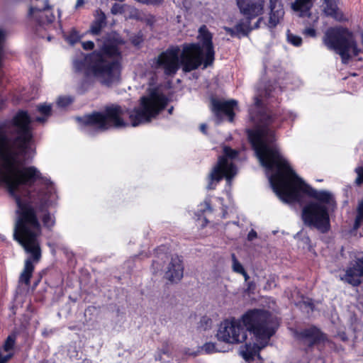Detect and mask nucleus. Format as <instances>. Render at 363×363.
<instances>
[{"label": "nucleus", "mask_w": 363, "mask_h": 363, "mask_svg": "<svg viewBox=\"0 0 363 363\" xmlns=\"http://www.w3.org/2000/svg\"><path fill=\"white\" fill-rule=\"evenodd\" d=\"M249 117L256 124L254 128L246 130L248 141L261 164L269 171L276 172L269 178L273 189L284 203H303V195L317 200L323 205H335L332 194L317 191L299 178L277 147L275 128L281 121L277 114L263 109H250Z\"/></svg>", "instance_id": "nucleus-1"}, {"label": "nucleus", "mask_w": 363, "mask_h": 363, "mask_svg": "<svg viewBox=\"0 0 363 363\" xmlns=\"http://www.w3.org/2000/svg\"><path fill=\"white\" fill-rule=\"evenodd\" d=\"M278 326L277 319L271 312L253 308L247 310L240 318L225 319L220 323L216 336L222 342L238 344L246 341L247 332H249L256 340L267 342L275 335Z\"/></svg>", "instance_id": "nucleus-2"}, {"label": "nucleus", "mask_w": 363, "mask_h": 363, "mask_svg": "<svg viewBox=\"0 0 363 363\" xmlns=\"http://www.w3.org/2000/svg\"><path fill=\"white\" fill-rule=\"evenodd\" d=\"M118 45L117 38H106L99 50L86 54L83 60L76 62L78 69L84 68L86 76L98 79L106 86H112L119 78L121 65L108 57L121 55Z\"/></svg>", "instance_id": "nucleus-3"}, {"label": "nucleus", "mask_w": 363, "mask_h": 363, "mask_svg": "<svg viewBox=\"0 0 363 363\" xmlns=\"http://www.w3.org/2000/svg\"><path fill=\"white\" fill-rule=\"evenodd\" d=\"M17 219L14 226L13 238L30 254L26 260L38 263L42 257V252L38 237L41 230L40 223L35 208L28 201L16 196Z\"/></svg>", "instance_id": "nucleus-4"}, {"label": "nucleus", "mask_w": 363, "mask_h": 363, "mask_svg": "<svg viewBox=\"0 0 363 363\" xmlns=\"http://www.w3.org/2000/svg\"><path fill=\"white\" fill-rule=\"evenodd\" d=\"M168 103L169 99L157 88L150 89L147 95L140 99L139 106L129 113L132 126L136 127L156 118Z\"/></svg>", "instance_id": "nucleus-5"}, {"label": "nucleus", "mask_w": 363, "mask_h": 363, "mask_svg": "<svg viewBox=\"0 0 363 363\" xmlns=\"http://www.w3.org/2000/svg\"><path fill=\"white\" fill-rule=\"evenodd\" d=\"M124 108L116 104L106 106L103 111H93L89 114L79 118L78 121L84 126L96 128L99 132H104L111 128H122L128 126L123 119Z\"/></svg>", "instance_id": "nucleus-6"}, {"label": "nucleus", "mask_w": 363, "mask_h": 363, "mask_svg": "<svg viewBox=\"0 0 363 363\" xmlns=\"http://www.w3.org/2000/svg\"><path fill=\"white\" fill-rule=\"evenodd\" d=\"M238 155V152L230 147L225 146L223 148V155L218 157L216 164L208 175V189H214L216 184L223 178L228 182L232 180L237 174V167L228 159H235Z\"/></svg>", "instance_id": "nucleus-7"}, {"label": "nucleus", "mask_w": 363, "mask_h": 363, "mask_svg": "<svg viewBox=\"0 0 363 363\" xmlns=\"http://www.w3.org/2000/svg\"><path fill=\"white\" fill-rule=\"evenodd\" d=\"M301 218L306 226L315 228L321 233H327L330 230V216L325 205L309 201L302 208Z\"/></svg>", "instance_id": "nucleus-8"}, {"label": "nucleus", "mask_w": 363, "mask_h": 363, "mask_svg": "<svg viewBox=\"0 0 363 363\" xmlns=\"http://www.w3.org/2000/svg\"><path fill=\"white\" fill-rule=\"evenodd\" d=\"M237 7L245 20L235 25L236 33L247 36L252 30L251 21L264 13L265 0H235Z\"/></svg>", "instance_id": "nucleus-9"}, {"label": "nucleus", "mask_w": 363, "mask_h": 363, "mask_svg": "<svg viewBox=\"0 0 363 363\" xmlns=\"http://www.w3.org/2000/svg\"><path fill=\"white\" fill-rule=\"evenodd\" d=\"M352 38V33L347 28H330L325 34L324 43L328 49L335 50L339 54L342 62L346 64L351 58L350 54H348V48Z\"/></svg>", "instance_id": "nucleus-10"}, {"label": "nucleus", "mask_w": 363, "mask_h": 363, "mask_svg": "<svg viewBox=\"0 0 363 363\" xmlns=\"http://www.w3.org/2000/svg\"><path fill=\"white\" fill-rule=\"evenodd\" d=\"M31 118L27 111L18 110L11 119L12 126L16 128V137L13 144L22 152H26L33 139Z\"/></svg>", "instance_id": "nucleus-11"}, {"label": "nucleus", "mask_w": 363, "mask_h": 363, "mask_svg": "<svg viewBox=\"0 0 363 363\" xmlns=\"http://www.w3.org/2000/svg\"><path fill=\"white\" fill-rule=\"evenodd\" d=\"M206 51L199 43H184L180 54V63L184 72H190L203 65V69L211 67L215 60L206 64Z\"/></svg>", "instance_id": "nucleus-12"}, {"label": "nucleus", "mask_w": 363, "mask_h": 363, "mask_svg": "<svg viewBox=\"0 0 363 363\" xmlns=\"http://www.w3.org/2000/svg\"><path fill=\"white\" fill-rule=\"evenodd\" d=\"M294 337L306 346L305 352H308L315 347H325V343L329 341L328 335L314 325L300 330H296Z\"/></svg>", "instance_id": "nucleus-13"}, {"label": "nucleus", "mask_w": 363, "mask_h": 363, "mask_svg": "<svg viewBox=\"0 0 363 363\" xmlns=\"http://www.w3.org/2000/svg\"><path fill=\"white\" fill-rule=\"evenodd\" d=\"M179 48L171 46L155 58V67L162 69L167 76H174L179 70L180 63Z\"/></svg>", "instance_id": "nucleus-14"}, {"label": "nucleus", "mask_w": 363, "mask_h": 363, "mask_svg": "<svg viewBox=\"0 0 363 363\" xmlns=\"http://www.w3.org/2000/svg\"><path fill=\"white\" fill-rule=\"evenodd\" d=\"M6 125L5 122L0 123V158L2 163L0 168H9L11 162H18V157L20 154H24L20 150L15 151L11 146V138L6 133Z\"/></svg>", "instance_id": "nucleus-15"}, {"label": "nucleus", "mask_w": 363, "mask_h": 363, "mask_svg": "<svg viewBox=\"0 0 363 363\" xmlns=\"http://www.w3.org/2000/svg\"><path fill=\"white\" fill-rule=\"evenodd\" d=\"M210 101L211 111L217 120L221 121L226 116L229 122H233L235 117V108L238 106L236 100L224 101L212 97Z\"/></svg>", "instance_id": "nucleus-16"}, {"label": "nucleus", "mask_w": 363, "mask_h": 363, "mask_svg": "<svg viewBox=\"0 0 363 363\" xmlns=\"http://www.w3.org/2000/svg\"><path fill=\"white\" fill-rule=\"evenodd\" d=\"M198 38L201 43V46L203 47V50L206 51V64L209 65L212 60H215L216 53L213 43V35L206 26L203 25L199 28Z\"/></svg>", "instance_id": "nucleus-17"}, {"label": "nucleus", "mask_w": 363, "mask_h": 363, "mask_svg": "<svg viewBox=\"0 0 363 363\" xmlns=\"http://www.w3.org/2000/svg\"><path fill=\"white\" fill-rule=\"evenodd\" d=\"M28 16L33 18L40 26L50 24L55 18L51 7L48 4V1H46L45 6L42 9L30 6Z\"/></svg>", "instance_id": "nucleus-18"}, {"label": "nucleus", "mask_w": 363, "mask_h": 363, "mask_svg": "<svg viewBox=\"0 0 363 363\" xmlns=\"http://www.w3.org/2000/svg\"><path fill=\"white\" fill-rule=\"evenodd\" d=\"M268 9L269 11L267 26L270 29H274L284 18V5L281 0H269Z\"/></svg>", "instance_id": "nucleus-19"}, {"label": "nucleus", "mask_w": 363, "mask_h": 363, "mask_svg": "<svg viewBox=\"0 0 363 363\" xmlns=\"http://www.w3.org/2000/svg\"><path fill=\"white\" fill-rule=\"evenodd\" d=\"M361 277H363V257L358 258L354 264L346 269L342 279L353 286H358L362 283Z\"/></svg>", "instance_id": "nucleus-20"}, {"label": "nucleus", "mask_w": 363, "mask_h": 363, "mask_svg": "<svg viewBox=\"0 0 363 363\" xmlns=\"http://www.w3.org/2000/svg\"><path fill=\"white\" fill-rule=\"evenodd\" d=\"M184 265L182 257L175 255L172 257L165 272V278L171 282H178L183 277Z\"/></svg>", "instance_id": "nucleus-21"}, {"label": "nucleus", "mask_w": 363, "mask_h": 363, "mask_svg": "<svg viewBox=\"0 0 363 363\" xmlns=\"http://www.w3.org/2000/svg\"><path fill=\"white\" fill-rule=\"evenodd\" d=\"M94 19L90 25L89 33L94 35H99L107 25V18L105 13L100 9L95 11Z\"/></svg>", "instance_id": "nucleus-22"}, {"label": "nucleus", "mask_w": 363, "mask_h": 363, "mask_svg": "<svg viewBox=\"0 0 363 363\" xmlns=\"http://www.w3.org/2000/svg\"><path fill=\"white\" fill-rule=\"evenodd\" d=\"M324 4H325L324 12L326 16L339 21L343 19L344 14L339 9L335 0H325Z\"/></svg>", "instance_id": "nucleus-23"}, {"label": "nucleus", "mask_w": 363, "mask_h": 363, "mask_svg": "<svg viewBox=\"0 0 363 363\" xmlns=\"http://www.w3.org/2000/svg\"><path fill=\"white\" fill-rule=\"evenodd\" d=\"M313 6V3H310L307 0H295L291 8L294 11L299 12L301 17H305L311 15L310 11Z\"/></svg>", "instance_id": "nucleus-24"}, {"label": "nucleus", "mask_w": 363, "mask_h": 363, "mask_svg": "<svg viewBox=\"0 0 363 363\" xmlns=\"http://www.w3.org/2000/svg\"><path fill=\"white\" fill-rule=\"evenodd\" d=\"M34 269V264L31 263L30 260H25L23 270L21 273L19 281L26 285H30Z\"/></svg>", "instance_id": "nucleus-25"}, {"label": "nucleus", "mask_w": 363, "mask_h": 363, "mask_svg": "<svg viewBox=\"0 0 363 363\" xmlns=\"http://www.w3.org/2000/svg\"><path fill=\"white\" fill-rule=\"evenodd\" d=\"M363 222V199L359 201L357 208V215L354 219L353 228L354 230H357L360 228L362 223Z\"/></svg>", "instance_id": "nucleus-26"}, {"label": "nucleus", "mask_w": 363, "mask_h": 363, "mask_svg": "<svg viewBox=\"0 0 363 363\" xmlns=\"http://www.w3.org/2000/svg\"><path fill=\"white\" fill-rule=\"evenodd\" d=\"M16 340V335L15 333L10 334L5 340L1 347L2 350L6 352L12 350L14 348Z\"/></svg>", "instance_id": "nucleus-27"}, {"label": "nucleus", "mask_w": 363, "mask_h": 363, "mask_svg": "<svg viewBox=\"0 0 363 363\" xmlns=\"http://www.w3.org/2000/svg\"><path fill=\"white\" fill-rule=\"evenodd\" d=\"M245 347L246 350L241 352L243 359L246 361L252 360L255 354V351L254 348L251 347V343H245Z\"/></svg>", "instance_id": "nucleus-28"}, {"label": "nucleus", "mask_w": 363, "mask_h": 363, "mask_svg": "<svg viewBox=\"0 0 363 363\" xmlns=\"http://www.w3.org/2000/svg\"><path fill=\"white\" fill-rule=\"evenodd\" d=\"M42 222L43 225L48 229H51L55 224V218H52L48 211L43 216Z\"/></svg>", "instance_id": "nucleus-29"}, {"label": "nucleus", "mask_w": 363, "mask_h": 363, "mask_svg": "<svg viewBox=\"0 0 363 363\" xmlns=\"http://www.w3.org/2000/svg\"><path fill=\"white\" fill-rule=\"evenodd\" d=\"M79 32L75 29H72L67 35L66 40L71 44L74 45L80 40Z\"/></svg>", "instance_id": "nucleus-30"}, {"label": "nucleus", "mask_w": 363, "mask_h": 363, "mask_svg": "<svg viewBox=\"0 0 363 363\" xmlns=\"http://www.w3.org/2000/svg\"><path fill=\"white\" fill-rule=\"evenodd\" d=\"M288 32H289V30ZM287 39L288 41L294 46L298 47L302 44V38L298 35L288 33Z\"/></svg>", "instance_id": "nucleus-31"}, {"label": "nucleus", "mask_w": 363, "mask_h": 363, "mask_svg": "<svg viewBox=\"0 0 363 363\" xmlns=\"http://www.w3.org/2000/svg\"><path fill=\"white\" fill-rule=\"evenodd\" d=\"M38 111L45 117L52 114V107L50 105L40 104L38 106Z\"/></svg>", "instance_id": "nucleus-32"}, {"label": "nucleus", "mask_w": 363, "mask_h": 363, "mask_svg": "<svg viewBox=\"0 0 363 363\" xmlns=\"http://www.w3.org/2000/svg\"><path fill=\"white\" fill-rule=\"evenodd\" d=\"M233 259V269L234 272L240 274L241 272H244V267L240 262L237 259L235 254L232 255Z\"/></svg>", "instance_id": "nucleus-33"}, {"label": "nucleus", "mask_w": 363, "mask_h": 363, "mask_svg": "<svg viewBox=\"0 0 363 363\" xmlns=\"http://www.w3.org/2000/svg\"><path fill=\"white\" fill-rule=\"evenodd\" d=\"M203 350L207 354H211L216 352H221V350L216 348V344L213 342H206L203 345Z\"/></svg>", "instance_id": "nucleus-34"}, {"label": "nucleus", "mask_w": 363, "mask_h": 363, "mask_svg": "<svg viewBox=\"0 0 363 363\" xmlns=\"http://www.w3.org/2000/svg\"><path fill=\"white\" fill-rule=\"evenodd\" d=\"M72 98L68 96H60L57 99V104L61 107H66L72 103Z\"/></svg>", "instance_id": "nucleus-35"}, {"label": "nucleus", "mask_w": 363, "mask_h": 363, "mask_svg": "<svg viewBox=\"0 0 363 363\" xmlns=\"http://www.w3.org/2000/svg\"><path fill=\"white\" fill-rule=\"evenodd\" d=\"M352 50V53L354 56H357L359 53V49L357 48V45L354 39L352 38L350 42V46L348 48V54H350V51Z\"/></svg>", "instance_id": "nucleus-36"}, {"label": "nucleus", "mask_w": 363, "mask_h": 363, "mask_svg": "<svg viewBox=\"0 0 363 363\" xmlns=\"http://www.w3.org/2000/svg\"><path fill=\"white\" fill-rule=\"evenodd\" d=\"M111 12L113 15L123 13L124 12L123 6L116 3L112 6Z\"/></svg>", "instance_id": "nucleus-37"}, {"label": "nucleus", "mask_w": 363, "mask_h": 363, "mask_svg": "<svg viewBox=\"0 0 363 363\" xmlns=\"http://www.w3.org/2000/svg\"><path fill=\"white\" fill-rule=\"evenodd\" d=\"M38 196L40 202L41 207L46 206L48 201V196L47 194L44 193L43 191H39Z\"/></svg>", "instance_id": "nucleus-38"}, {"label": "nucleus", "mask_w": 363, "mask_h": 363, "mask_svg": "<svg viewBox=\"0 0 363 363\" xmlns=\"http://www.w3.org/2000/svg\"><path fill=\"white\" fill-rule=\"evenodd\" d=\"M355 172L357 174L355 182L357 184L360 185L363 184V167L356 168Z\"/></svg>", "instance_id": "nucleus-39"}, {"label": "nucleus", "mask_w": 363, "mask_h": 363, "mask_svg": "<svg viewBox=\"0 0 363 363\" xmlns=\"http://www.w3.org/2000/svg\"><path fill=\"white\" fill-rule=\"evenodd\" d=\"M137 1L146 5L158 6L163 3L164 0H136Z\"/></svg>", "instance_id": "nucleus-40"}, {"label": "nucleus", "mask_w": 363, "mask_h": 363, "mask_svg": "<svg viewBox=\"0 0 363 363\" xmlns=\"http://www.w3.org/2000/svg\"><path fill=\"white\" fill-rule=\"evenodd\" d=\"M302 33L305 35V36H309V37H312V38H314L316 36V30L315 29H314L313 28H305Z\"/></svg>", "instance_id": "nucleus-41"}, {"label": "nucleus", "mask_w": 363, "mask_h": 363, "mask_svg": "<svg viewBox=\"0 0 363 363\" xmlns=\"http://www.w3.org/2000/svg\"><path fill=\"white\" fill-rule=\"evenodd\" d=\"M82 46L85 50H92L94 48V43L91 40L82 42Z\"/></svg>", "instance_id": "nucleus-42"}, {"label": "nucleus", "mask_w": 363, "mask_h": 363, "mask_svg": "<svg viewBox=\"0 0 363 363\" xmlns=\"http://www.w3.org/2000/svg\"><path fill=\"white\" fill-rule=\"evenodd\" d=\"M13 356V353H9L6 355H3L0 350V363H7Z\"/></svg>", "instance_id": "nucleus-43"}, {"label": "nucleus", "mask_w": 363, "mask_h": 363, "mask_svg": "<svg viewBox=\"0 0 363 363\" xmlns=\"http://www.w3.org/2000/svg\"><path fill=\"white\" fill-rule=\"evenodd\" d=\"M302 241L303 242V243H304L305 245H307L308 251L312 252V251L313 250V245H312L311 240V238H309V236H308V235L304 236V237L302 238Z\"/></svg>", "instance_id": "nucleus-44"}, {"label": "nucleus", "mask_w": 363, "mask_h": 363, "mask_svg": "<svg viewBox=\"0 0 363 363\" xmlns=\"http://www.w3.org/2000/svg\"><path fill=\"white\" fill-rule=\"evenodd\" d=\"M257 237V232L252 229L247 234V240L249 241H252L253 240H255L256 238Z\"/></svg>", "instance_id": "nucleus-45"}, {"label": "nucleus", "mask_w": 363, "mask_h": 363, "mask_svg": "<svg viewBox=\"0 0 363 363\" xmlns=\"http://www.w3.org/2000/svg\"><path fill=\"white\" fill-rule=\"evenodd\" d=\"M272 285L274 287L276 286V283H275V279L274 278L273 279H269L267 281V283H266V285L264 286L265 289H271L272 287Z\"/></svg>", "instance_id": "nucleus-46"}, {"label": "nucleus", "mask_w": 363, "mask_h": 363, "mask_svg": "<svg viewBox=\"0 0 363 363\" xmlns=\"http://www.w3.org/2000/svg\"><path fill=\"white\" fill-rule=\"evenodd\" d=\"M225 30L231 36H235V35H238V33H236L235 26L234 28H225Z\"/></svg>", "instance_id": "nucleus-47"}, {"label": "nucleus", "mask_w": 363, "mask_h": 363, "mask_svg": "<svg viewBox=\"0 0 363 363\" xmlns=\"http://www.w3.org/2000/svg\"><path fill=\"white\" fill-rule=\"evenodd\" d=\"M258 17H259V18H258L257 21L255 22V23L254 24V26H253L252 27L251 26V28H252V30H253V29H257V28H259V26H260V23H261V22L263 21V18H262V17H261V16H258Z\"/></svg>", "instance_id": "nucleus-48"}, {"label": "nucleus", "mask_w": 363, "mask_h": 363, "mask_svg": "<svg viewBox=\"0 0 363 363\" xmlns=\"http://www.w3.org/2000/svg\"><path fill=\"white\" fill-rule=\"evenodd\" d=\"M199 129H200L201 133H203L205 135H207V133H208V132H207L208 127H207L206 124L201 123L200 125V126H199Z\"/></svg>", "instance_id": "nucleus-49"}, {"label": "nucleus", "mask_w": 363, "mask_h": 363, "mask_svg": "<svg viewBox=\"0 0 363 363\" xmlns=\"http://www.w3.org/2000/svg\"><path fill=\"white\" fill-rule=\"evenodd\" d=\"M84 4V0H77L75 7L77 9Z\"/></svg>", "instance_id": "nucleus-50"}, {"label": "nucleus", "mask_w": 363, "mask_h": 363, "mask_svg": "<svg viewBox=\"0 0 363 363\" xmlns=\"http://www.w3.org/2000/svg\"><path fill=\"white\" fill-rule=\"evenodd\" d=\"M212 211V208H211V203L209 202H206V208H205V209L203 210V211Z\"/></svg>", "instance_id": "nucleus-51"}, {"label": "nucleus", "mask_w": 363, "mask_h": 363, "mask_svg": "<svg viewBox=\"0 0 363 363\" xmlns=\"http://www.w3.org/2000/svg\"><path fill=\"white\" fill-rule=\"evenodd\" d=\"M240 274L244 277L245 281H247L249 279L250 277L245 269L244 272H241Z\"/></svg>", "instance_id": "nucleus-52"}, {"label": "nucleus", "mask_w": 363, "mask_h": 363, "mask_svg": "<svg viewBox=\"0 0 363 363\" xmlns=\"http://www.w3.org/2000/svg\"><path fill=\"white\" fill-rule=\"evenodd\" d=\"M208 223V220L205 217L203 220V223L201 224V227L202 228H204L207 225V224Z\"/></svg>", "instance_id": "nucleus-53"}, {"label": "nucleus", "mask_w": 363, "mask_h": 363, "mask_svg": "<svg viewBox=\"0 0 363 363\" xmlns=\"http://www.w3.org/2000/svg\"><path fill=\"white\" fill-rule=\"evenodd\" d=\"M173 111H174V106H170L168 110H167V112L169 114L172 115L173 113Z\"/></svg>", "instance_id": "nucleus-54"}, {"label": "nucleus", "mask_w": 363, "mask_h": 363, "mask_svg": "<svg viewBox=\"0 0 363 363\" xmlns=\"http://www.w3.org/2000/svg\"><path fill=\"white\" fill-rule=\"evenodd\" d=\"M45 121V118L44 117H37L36 121L38 122H44Z\"/></svg>", "instance_id": "nucleus-55"}, {"label": "nucleus", "mask_w": 363, "mask_h": 363, "mask_svg": "<svg viewBox=\"0 0 363 363\" xmlns=\"http://www.w3.org/2000/svg\"><path fill=\"white\" fill-rule=\"evenodd\" d=\"M262 103L261 99L256 98L255 104L256 106H259Z\"/></svg>", "instance_id": "nucleus-56"}, {"label": "nucleus", "mask_w": 363, "mask_h": 363, "mask_svg": "<svg viewBox=\"0 0 363 363\" xmlns=\"http://www.w3.org/2000/svg\"><path fill=\"white\" fill-rule=\"evenodd\" d=\"M310 3H314V0H307Z\"/></svg>", "instance_id": "nucleus-57"}, {"label": "nucleus", "mask_w": 363, "mask_h": 363, "mask_svg": "<svg viewBox=\"0 0 363 363\" xmlns=\"http://www.w3.org/2000/svg\"><path fill=\"white\" fill-rule=\"evenodd\" d=\"M252 284V283H248L249 287H250V285H251Z\"/></svg>", "instance_id": "nucleus-58"}]
</instances>
